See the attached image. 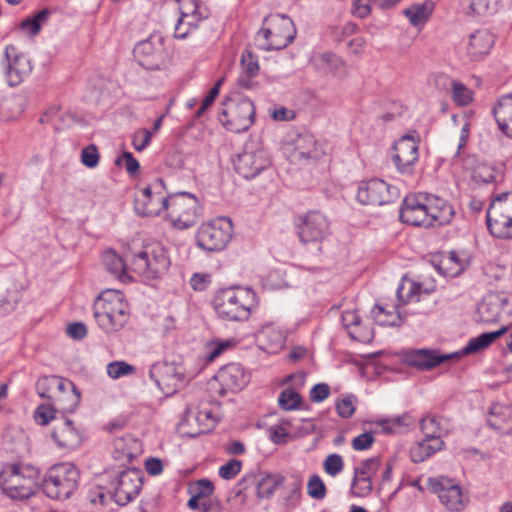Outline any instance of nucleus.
Wrapping results in <instances>:
<instances>
[{
    "label": "nucleus",
    "mask_w": 512,
    "mask_h": 512,
    "mask_svg": "<svg viewBox=\"0 0 512 512\" xmlns=\"http://www.w3.org/2000/svg\"><path fill=\"white\" fill-rule=\"evenodd\" d=\"M492 112L501 132L512 138V94L501 96Z\"/></svg>",
    "instance_id": "obj_30"
},
{
    "label": "nucleus",
    "mask_w": 512,
    "mask_h": 512,
    "mask_svg": "<svg viewBox=\"0 0 512 512\" xmlns=\"http://www.w3.org/2000/svg\"><path fill=\"white\" fill-rule=\"evenodd\" d=\"M428 487L450 512H461L469 502V495L454 479L439 476L428 479Z\"/></svg>",
    "instance_id": "obj_13"
},
{
    "label": "nucleus",
    "mask_w": 512,
    "mask_h": 512,
    "mask_svg": "<svg viewBox=\"0 0 512 512\" xmlns=\"http://www.w3.org/2000/svg\"><path fill=\"white\" fill-rule=\"evenodd\" d=\"M79 403L80 392L70 381V386L63 387L51 403H45L36 408L34 418L37 423L47 425L51 420L57 419V414L65 417V414L74 412Z\"/></svg>",
    "instance_id": "obj_10"
},
{
    "label": "nucleus",
    "mask_w": 512,
    "mask_h": 512,
    "mask_svg": "<svg viewBox=\"0 0 512 512\" xmlns=\"http://www.w3.org/2000/svg\"><path fill=\"white\" fill-rule=\"evenodd\" d=\"M6 59L5 77L9 86H18L27 77L32 66L27 57L17 53L15 46L7 45L4 51Z\"/></svg>",
    "instance_id": "obj_22"
},
{
    "label": "nucleus",
    "mask_w": 512,
    "mask_h": 512,
    "mask_svg": "<svg viewBox=\"0 0 512 512\" xmlns=\"http://www.w3.org/2000/svg\"><path fill=\"white\" fill-rule=\"evenodd\" d=\"M38 471L32 466L10 464L0 473V487L12 499L29 498L37 486Z\"/></svg>",
    "instance_id": "obj_6"
},
{
    "label": "nucleus",
    "mask_w": 512,
    "mask_h": 512,
    "mask_svg": "<svg viewBox=\"0 0 512 512\" xmlns=\"http://www.w3.org/2000/svg\"><path fill=\"white\" fill-rule=\"evenodd\" d=\"M330 395V387L326 383L314 385L310 391V399L313 402H322Z\"/></svg>",
    "instance_id": "obj_60"
},
{
    "label": "nucleus",
    "mask_w": 512,
    "mask_h": 512,
    "mask_svg": "<svg viewBox=\"0 0 512 512\" xmlns=\"http://www.w3.org/2000/svg\"><path fill=\"white\" fill-rule=\"evenodd\" d=\"M374 443V436L370 432H365L357 437H355L352 441V447L356 451L367 450Z\"/></svg>",
    "instance_id": "obj_59"
},
{
    "label": "nucleus",
    "mask_w": 512,
    "mask_h": 512,
    "mask_svg": "<svg viewBox=\"0 0 512 512\" xmlns=\"http://www.w3.org/2000/svg\"><path fill=\"white\" fill-rule=\"evenodd\" d=\"M372 0H355L353 14L358 18H365L370 14V3Z\"/></svg>",
    "instance_id": "obj_63"
},
{
    "label": "nucleus",
    "mask_w": 512,
    "mask_h": 512,
    "mask_svg": "<svg viewBox=\"0 0 512 512\" xmlns=\"http://www.w3.org/2000/svg\"><path fill=\"white\" fill-rule=\"evenodd\" d=\"M281 484L280 480L275 479L272 476L263 477L257 483V496L259 498H269L273 495L276 488Z\"/></svg>",
    "instance_id": "obj_45"
},
{
    "label": "nucleus",
    "mask_w": 512,
    "mask_h": 512,
    "mask_svg": "<svg viewBox=\"0 0 512 512\" xmlns=\"http://www.w3.org/2000/svg\"><path fill=\"white\" fill-rule=\"evenodd\" d=\"M93 315L98 326L105 332L121 330L129 320L128 304L119 291H103L95 300Z\"/></svg>",
    "instance_id": "obj_3"
},
{
    "label": "nucleus",
    "mask_w": 512,
    "mask_h": 512,
    "mask_svg": "<svg viewBox=\"0 0 512 512\" xmlns=\"http://www.w3.org/2000/svg\"><path fill=\"white\" fill-rule=\"evenodd\" d=\"M141 487L142 478L139 470H123L118 475L113 498L118 505L124 506L139 494Z\"/></svg>",
    "instance_id": "obj_20"
},
{
    "label": "nucleus",
    "mask_w": 512,
    "mask_h": 512,
    "mask_svg": "<svg viewBox=\"0 0 512 512\" xmlns=\"http://www.w3.org/2000/svg\"><path fill=\"white\" fill-rule=\"evenodd\" d=\"M470 11L477 15L494 13L500 0H463Z\"/></svg>",
    "instance_id": "obj_42"
},
{
    "label": "nucleus",
    "mask_w": 512,
    "mask_h": 512,
    "mask_svg": "<svg viewBox=\"0 0 512 512\" xmlns=\"http://www.w3.org/2000/svg\"><path fill=\"white\" fill-rule=\"evenodd\" d=\"M490 233L497 238H512V218L501 213V209L489 206L486 215Z\"/></svg>",
    "instance_id": "obj_28"
},
{
    "label": "nucleus",
    "mask_w": 512,
    "mask_h": 512,
    "mask_svg": "<svg viewBox=\"0 0 512 512\" xmlns=\"http://www.w3.org/2000/svg\"><path fill=\"white\" fill-rule=\"evenodd\" d=\"M56 420L58 422L51 433L53 440L61 448H76L81 442L79 430L74 427L73 422L66 416Z\"/></svg>",
    "instance_id": "obj_24"
},
{
    "label": "nucleus",
    "mask_w": 512,
    "mask_h": 512,
    "mask_svg": "<svg viewBox=\"0 0 512 512\" xmlns=\"http://www.w3.org/2000/svg\"><path fill=\"white\" fill-rule=\"evenodd\" d=\"M371 313L375 322L381 326H400L402 324V318L398 312L386 310L380 305H375Z\"/></svg>",
    "instance_id": "obj_37"
},
{
    "label": "nucleus",
    "mask_w": 512,
    "mask_h": 512,
    "mask_svg": "<svg viewBox=\"0 0 512 512\" xmlns=\"http://www.w3.org/2000/svg\"><path fill=\"white\" fill-rule=\"evenodd\" d=\"M51 15V11L47 8L40 10L33 17L25 18L21 24L20 28L23 30H27L31 36L37 35L41 26L47 22Z\"/></svg>",
    "instance_id": "obj_39"
},
{
    "label": "nucleus",
    "mask_w": 512,
    "mask_h": 512,
    "mask_svg": "<svg viewBox=\"0 0 512 512\" xmlns=\"http://www.w3.org/2000/svg\"><path fill=\"white\" fill-rule=\"evenodd\" d=\"M433 10L432 3H421L406 8L403 13L413 26L424 24Z\"/></svg>",
    "instance_id": "obj_36"
},
{
    "label": "nucleus",
    "mask_w": 512,
    "mask_h": 512,
    "mask_svg": "<svg viewBox=\"0 0 512 512\" xmlns=\"http://www.w3.org/2000/svg\"><path fill=\"white\" fill-rule=\"evenodd\" d=\"M233 224L229 218L219 217L203 223L197 232L198 246L208 252L223 250L232 238Z\"/></svg>",
    "instance_id": "obj_11"
},
{
    "label": "nucleus",
    "mask_w": 512,
    "mask_h": 512,
    "mask_svg": "<svg viewBox=\"0 0 512 512\" xmlns=\"http://www.w3.org/2000/svg\"><path fill=\"white\" fill-rule=\"evenodd\" d=\"M494 209H501V213L512 218V191L501 193L494 198L490 204Z\"/></svg>",
    "instance_id": "obj_50"
},
{
    "label": "nucleus",
    "mask_w": 512,
    "mask_h": 512,
    "mask_svg": "<svg viewBox=\"0 0 512 512\" xmlns=\"http://www.w3.org/2000/svg\"><path fill=\"white\" fill-rule=\"evenodd\" d=\"M256 305V293L250 288L231 287L221 289L213 299V306L217 315L228 321L247 320Z\"/></svg>",
    "instance_id": "obj_2"
},
{
    "label": "nucleus",
    "mask_w": 512,
    "mask_h": 512,
    "mask_svg": "<svg viewBox=\"0 0 512 512\" xmlns=\"http://www.w3.org/2000/svg\"><path fill=\"white\" fill-rule=\"evenodd\" d=\"M327 217L312 210L299 217L298 235L303 243L320 242L329 234Z\"/></svg>",
    "instance_id": "obj_16"
},
{
    "label": "nucleus",
    "mask_w": 512,
    "mask_h": 512,
    "mask_svg": "<svg viewBox=\"0 0 512 512\" xmlns=\"http://www.w3.org/2000/svg\"><path fill=\"white\" fill-rule=\"evenodd\" d=\"M199 202L194 194L177 192L170 194L168 217L179 229H187L196 224L199 217Z\"/></svg>",
    "instance_id": "obj_12"
},
{
    "label": "nucleus",
    "mask_w": 512,
    "mask_h": 512,
    "mask_svg": "<svg viewBox=\"0 0 512 512\" xmlns=\"http://www.w3.org/2000/svg\"><path fill=\"white\" fill-rule=\"evenodd\" d=\"M65 386H70V380L56 375L43 376L36 382V391L41 398L48 400L47 403H51L55 396L59 394V391Z\"/></svg>",
    "instance_id": "obj_32"
},
{
    "label": "nucleus",
    "mask_w": 512,
    "mask_h": 512,
    "mask_svg": "<svg viewBox=\"0 0 512 512\" xmlns=\"http://www.w3.org/2000/svg\"><path fill=\"white\" fill-rule=\"evenodd\" d=\"M80 481L78 468L69 462L55 464L48 469L42 490L51 499L65 500L77 490Z\"/></svg>",
    "instance_id": "obj_5"
},
{
    "label": "nucleus",
    "mask_w": 512,
    "mask_h": 512,
    "mask_svg": "<svg viewBox=\"0 0 512 512\" xmlns=\"http://www.w3.org/2000/svg\"><path fill=\"white\" fill-rule=\"evenodd\" d=\"M98 149L94 144L85 147L81 153V161L88 168H94L99 163Z\"/></svg>",
    "instance_id": "obj_54"
},
{
    "label": "nucleus",
    "mask_w": 512,
    "mask_h": 512,
    "mask_svg": "<svg viewBox=\"0 0 512 512\" xmlns=\"http://www.w3.org/2000/svg\"><path fill=\"white\" fill-rule=\"evenodd\" d=\"M421 284L411 279L403 278L401 284L397 288V297L403 303L413 300H419Z\"/></svg>",
    "instance_id": "obj_38"
},
{
    "label": "nucleus",
    "mask_w": 512,
    "mask_h": 512,
    "mask_svg": "<svg viewBox=\"0 0 512 512\" xmlns=\"http://www.w3.org/2000/svg\"><path fill=\"white\" fill-rule=\"evenodd\" d=\"M194 489L198 496H202L203 498H205L213 493L214 485L208 479H201L197 481Z\"/></svg>",
    "instance_id": "obj_64"
},
{
    "label": "nucleus",
    "mask_w": 512,
    "mask_h": 512,
    "mask_svg": "<svg viewBox=\"0 0 512 512\" xmlns=\"http://www.w3.org/2000/svg\"><path fill=\"white\" fill-rule=\"evenodd\" d=\"M170 258L165 247L158 243H147L133 256V270L145 277L154 280L161 278L170 267Z\"/></svg>",
    "instance_id": "obj_7"
},
{
    "label": "nucleus",
    "mask_w": 512,
    "mask_h": 512,
    "mask_svg": "<svg viewBox=\"0 0 512 512\" xmlns=\"http://www.w3.org/2000/svg\"><path fill=\"white\" fill-rule=\"evenodd\" d=\"M507 327L494 332L482 333L479 336L472 338L461 352L451 354H440L432 349H408L402 353L403 362L421 371L431 370L447 360L459 358L463 355L476 353L488 347L493 341L505 334Z\"/></svg>",
    "instance_id": "obj_1"
},
{
    "label": "nucleus",
    "mask_w": 512,
    "mask_h": 512,
    "mask_svg": "<svg viewBox=\"0 0 512 512\" xmlns=\"http://www.w3.org/2000/svg\"><path fill=\"white\" fill-rule=\"evenodd\" d=\"M392 161L397 171L403 175H412L419 159V138L406 134L398 139L394 146Z\"/></svg>",
    "instance_id": "obj_15"
},
{
    "label": "nucleus",
    "mask_w": 512,
    "mask_h": 512,
    "mask_svg": "<svg viewBox=\"0 0 512 512\" xmlns=\"http://www.w3.org/2000/svg\"><path fill=\"white\" fill-rule=\"evenodd\" d=\"M302 402L301 395L292 388H286L279 394L278 404L285 411L296 410Z\"/></svg>",
    "instance_id": "obj_41"
},
{
    "label": "nucleus",
    "mask_w": 512,
    "mask_h": 512,
    "mask_svg": "<svg viewBox=\"0 0 512 512\" xmlns=\"http://www.w3.org/2000/svg\"><path fill=\"white\" fill-rule=\"evenodd\" d=\"M380 465L379 457H372L366 459L361 463V466L355 468L354 474L361 476H368L371 479L372 475L376 473Z\"/></svg>",
    "instance_id": "obj_52"
},
{
    "label": "nucleus",
    "mask_w": 512,
    "mask_h": 512,
    "mask_svg": "<svg viewBox=\"0 0 512 512\" xmlns=\"http://www.w3.org/2000/svg\"><path fill=\"white\" fill-rule=\"evenodd\" d=\"M242 463L239 460L231 459L219 469L221 478L229 480L234 478L241 471Z\"/></svg>",
    "instance_id": "obj_55"
},
{
    "label": "nucleus",
    "mask_w": 512,
    "mask_h": 512,
    "mask_svg": "<svg viewBox=\"0 0 512 512\" xmlns=\"http://www.w3.org/2000/svg\"><path fill=\"white\" fill-rule=\"evenodd\" d=\"M180 17L175 25L174 36L179 39L186 38V32H182L183 23L196 29L198 23L208 18L209 10L198 0H179Z\"/></svg>",
    "instance_id": "obj_21"
},
{
    "label": "nucleus",
    "mask_w": 512,
    "mask_h": 512,
    "mask_svg": "<svg viewBox=\"0 0 512 512\" xmlns=\"http://www.w3.org/2000/svg\"><path fill=\"white\" fill-rule=\"evenodd\" d=\"M222 106L219 112V121L231 132H245L255 121L254 104L246 97L227 98Z\"/></svg>",
    "instance_id": "obj_8"
},
{
    "label": "nucleus",
    "mask_w": 512,
    "mask_h": 512,
    "mask_svg": "<svg viewBox=\"0 0 512 512\" xmlns=\"http://www.w3.org/2000/svg\"><path fill=\"white\" fill-rule=\"evenodd\" d=\"M284 147L292 161H318L325 155L323 145L306 130H291L284 139Z\"/></svg>",
    "instance_id": "obj_9"
},
{
    "label": "nucleus",
    "mask_w": 512,
    "mask_h": 512,
    "mask_svg": "<svg viewBox=\"0 0 512 512\" xmlns=\"http://www.w3.org/2000/svg\"><path fill=\"white\" fill-rule=\"evenodd\" d=\"M122 163L125 164L126 171L131 175L136 173L140 168L139 162L131 152H123V154L120 157H118L115 161V164L117 165H120Z\"/></svg>",
    "instance_id": "obj_57"
},
{
    "label": "nucleus",
    "mask_w": 512,
    "mask_h": 512,
    "mask_svg": "<svg viewBox=\"0 0 512 512\" xmlns=\"http://www.w3.org/2000/svg\"><path fill=\"white\" fill-rule=\"evenodd\" d=\"M67 334L73 339H83L87 335V328L81 322L71 323L66 328Z\"/></svg>",
    "instance_id": "obj_61"
},
{
    "label": "nucleus",
    "mask_w": 512,
    "mask_h": 512,
    "mask_svg": "<svg viewBox=\"0 0 512 512\" xmlns=\"http://www.w3.org/2000/svg\"><path fill=\"white\" fill-rule=\"evenodd\" d=\"M427 197L422 195H409L404 198L400 209L402 222L413 226L429 227V215Z\"/></svg>",
    "instance_id": "obj_23"
},
{
    "label": "nucleus",
    "mask_w": 512,
    "mask_h": 512,
    "mask_svg": "<svg viewBox=\"0 0 512 512\" xmlns=\"http://www.w3.org/2000/svg\"><path fill=\"white\" fill-rule=\"evenodd\" d=\"M134 58L138 64L146 69L160 68L164 63V48L162 38L150 36L139 42L133 50Z\"/></svg>",
    "instance_id": "obj_19"
},
{
    "label": "nucleus",
    "mask_w": 512,
    "mask_h": 512,
    "mask_svg": "<svg viewBox=\"0 0 512 512\" xmlns=\"http://www.w3.org/2000/svg\"><path fill=\"white\" fill-rule=\"evenodd\" d=\"M507 303V298L501 295L494 294L485 297L478 306V320L486 324L497 322L501 317L504 305Z\"/></svg>",
    "instance_id": "obj_29"
},
{
    "label": "nucleus",
    "mask_w": 512,
    "mask_h": 512,
    "mask_svg": "<svg viewBox=\"0 0 512 512\" xmlns=\"http://www.w3.org/2000/svg\"><path fill=\"white\" fill-rule=\"evenodd\" d=\"M323 468L328 475L335 477L344 468L342 456L336 453L329 454L323 462Z\"/></svg>",
    "instance_id": "obj_47"
},
{
    "label": "nucleus",
    "mask_w": 512,
    "mask_h": 512,
    "mask_svg": "<svg viewBox=\"0 0 512 512\" xmlns=\"http://www.w3.org/2000/svg\"><path fill=\"white\" fill-rule=\"evenodd\" d=\"M342 323L345 329L349 332L354 326L358 325L361 321V317L356 311H344L341 316Z\"/></svg>",
    "instance_id": "obj_62"
},
{
    "label": "nucleus",
    "mask_w": 512,
    "mask_h": 512,
    "mask_svg": "<svg viewBox=\"0 0 512 512\" xmlns=\"http://www.w3.org/2000/svg\"><path fill=\"white\" fill-rule=\"evenodd\" d=\"M212 276L209 273H194L190 278V286L195 291H205L211 284Z\"/></svg>",
    "instance_id": "obj_56"
},
{
    "label": "nucleus",
    "mask_w": 512,
    "mask_h": 512,
    "mask_svg": "<svg viewBox=\"0 0 512 512\" xmlns=\"http://www.w3.org/2000/svg\"><path fill=\"white\" fill-rule=\"evenodd\" d=\"M217 379L225 389L230 391H239L249 382V376L238 363H230L222 367L217 374Z\"/></svg>",
    "instance_id": "obj_26"
},
{
    "label": "nucleus",
    "mask_w": 512,
    "mask_h": 512,
    "mask_svg": "<svg viewBox=\"0 0 512 512\" xmlns=\"http://www.w3.org/2000/svg\"><path fill=\"white\" fill-rule=\"evenodd\" d=\"M165 184L160 178L141 190L140 196L134 201V208L138 215L153 217L167 210L170 195L164 194Z\"/></svg>",
    "instance_id": "obj_14"
},
{
    "label": "nucleus",
    "mask_w": 512,
    "mask_h": 512,
    "mask_svg": "<svg viewBox=\"0 0 512 512\" xmlns=\"http://www.w3.org/2000/svg\"><path fill=\"white\" fill-rule=\"evenodd\" d=\"M429 215V227L435 224L446 225L451 222L454 216V209L446 200L437 196L427 197Z\"/></svg>",
    "instance_id": "obj_27"
},
{
    "label": "nucleus",
    "mask_w": 512,
    "mask_h": 512,
    "mask_svg": "<svg viewBox=\"0 0 512 512\" xmlns=\"http://www.w3.org/2000/svg\"><path fill=\"white\" fill-rule=\"evenodd\" d=\"M397 197V189L381 179H371L358 187L357 199L364 205H383Z\"/></svg>",
    "instance_id": "obj_17"
},
{
    "label": "nucleus",
    "mask_w": 512,
    "mask_h": 512,
    "mask_svg": "<svg viewBox=\"0 0 512 512\" xmlns=\"http://www.w3.org/2000/svg\"><path fill=\"white\" fill-rule=\"evenodd\" d=\"M357 399L354 395H347L336 402V410L342 418H350L356 409Z\"/></svg>",
    "instance_id": "obj_48"
},
{
    "label": "nucleus",
    "mask_w": 512,
    "mask_h": 512,
    "mask_svg": "<svg viewBox=\"0 0 512 512\" xmlns=\"http://www.w3.org/2000/svg\"><path fill=\"white\" fill-rule=\"evenodd\" d=\"M152 133L147 129H140L135 132L133 137V146L137 151L144 150L150 143Z\"/></svg>",
    "instance_id": "obj_58"
},
{
    "label": "nucleus",
    "mask_w": 512,
    "mask_h": 512,
    "mask_svg": "<svg viewBox=\"0 0 512 512\" xmlns=\"http://www.w3.org/2000/svg\"><path fill=\"white\" fill-rule=\"evenodd\" d=\"M295 35L296 28L290 17L285 14H270L264 18L255 40L262 50H281L294 40Z\"/></svg>",
    "instance_id": "obj_4"
},
{
    "label": "nucleus",
    "mask_w": 512,
    "mask_h": 512,
    "mask_svg": "<svg viewBox=\"0 0 512 512\" xmlns=\"http://www.w3.org/2000/svg\"><path fill=\"white\" fill-rule=\"evenodd\" d=\"M444 445L442 439L430 440L425 438L422 442L415 444L410 450L411 460L420 463L440 451Z\"/></svg>",
    "instance_id": "obj_34"
},
{
    "label": "nucleus",
    "mask_w": 512,
    "mask_h": 512,
    "mask_svg": "<svg viewBox=\"0 0 512 512\" xmlns=\"http://www.w3.org/2000/svg\"><path fill=\"white\" fill-rule=\"evenodd\" d=\"M372 481L368 476H361L354 474L352 481L351 492L357 497H366L372 491Z\"/></svg>",
    "instance_id": "obj_44"
},
{
    "label": "nucleus",
    "mask_w": 512,
    "mask_h": 512,
    "mask_svg": "<svg viewBox=\"0 0 512 512\" xmlns=\"http://www.w3.org/2000/svg\"><path fill=\"white\" fill-rule=\"evenodd\" d=\"M223 82L224 78L219 79L212 87V89L209 91L208 95L204 98L201 106L196 112L197 118L201 117L205 113V111L213 104V102L215 101L216 97L219 94V90Z\"/></svg>",
    "instance_id": "obj_53"
},
{
    "label": "nucleus",
    "mask_w": 512,
    "mask_h": 512,
    "mask_svg": "<svg viewBox=\"0 0 512 512\" xmlns=\"http://www.w3.org/2000/svg\"><path fill=\"white\" fill-rule=\"evenodd\" d=\"M452 97L459 106H467L473 100V92L460 82L452 83Z\"/></svg>",
    "instance_id": "obj_43"
},
{
    "label": "nucleus",
    "mask_w": 512,
    "mask_h": 512,
    "mask_svg": "<svg viewBox=\"0 0 512 512\" xmlns=\"http://www.w3.org/2000/svg\"><path fill=\"white\" fill-rule=\"evenodd\" d=\"M494 44V36L486 29H480L469 37L468 54L472 60H478L488 54Z\"/></svg>",
    "instance_id": "obj_31"
},
{
    "label": "nucleus",
    "mask_w": 512,
    "mask_h": 512,
    "mask_svg": "<svg viewBox=\"0 0 512 512\" xmlns=\"http://www.w3.org/2000/svg\"><path fill=\"white\" fill-rule=\"evenodd\" d=\"M348 333L353 340L361 343H369L374 337L373 330L368 326H364L362 321L354 326Z\"/></svg>",
    "instance_id": "obj_51"
},
{
    "label": "nucleus",
    "mask_w": 512,
    "mask_h": 512,
    "mask_svg": "<svg viewBox=\"0 0 512 512\" xmlns=\"http://www.w3.org/2000/svg\"><path fill=\"white\" fill-rule=\"evenodd\" d=\"M271 166L269 154L264 149L244 151L234 161L235 171L244 179H253Z\"/></svg>",
    "instance_id": "obj_18"
},
{
    "label": "nucleus",
    "mask_w": 512,
    "mask_h": 512,
    "mask_svg": "<svg viewBox=\"0 0 512 512\" xmlns=\"http://www.w3.org/2000/svg\"><path fill=\"white\" fill-rule=\"evenodd\" d=\"M240 65L242 73L238 78L239 85L245 89L253 88V79L259 74L260 70L257 56L249 50L244 51L241 55Z\"/></svg>",
    "instance_id": "obj_33"
},
{
    "label": "nucleus",
    "mask_w": 512,
    "mask_h": 512,
    "mask_svg": "<svg viewBox=\"0 0 512 512\" xmlns=\"http://www.w3.org/2000/svg\"><path fill=\"white\" fill-rule=\"evenodd\" d=\"M102 260L106 270L111 275L122 281L129 278L126 273V265L124 260L115 251H106L103 254Z\"/></svg>",
    "instance_id": "obj_35"
},
{
    "label": "nucleus",
    "mask_w": 512,
    "mask_h": 512,
    "mask_svg": "<svg viewBox=\"0 0 512 512\" xmlns=\"http://www.w3.org/2000/svg\"><path fill=\"white\" fill-rule=\"evenodd\" d=\"M135 371L134 366L124 361H114L107 365V374L113 379L130 375Z\"/></svg>",
    "instance_id": "obj_49"
},
{
    "label": "nucleus",
    "mask_w": 512,
    "mask_h": 512,
    "mask_svg": "<svg viewBox=\"0 0 512 512\" xmlns=\"http://www.w3.org/2000/svg\"><path fill=\"white\" fill-rule=\"evenodd\" d=\"M307 493L311 498L316 500H322L325 498L326 487L318 475L314 474L310 477L307 483Z\"/></svg>",
    "instance_id": "obj_46"
},
{
    "label": "nucleus",
    "mask_w": 512,
    "mask_h": 512,
    "mask_svg": "<svg viewBox=\"0 0 512 512\" xmlns=\"http://www.w3.org/2000/svg\"><path fill=\"white\" fill-rule=\"evenodd\" d=\"M421 430L427 439H441L444 430L442 428V419L435 415H427L421 420Z\"/></svg>",
    "instance_id": "obj_40"
},
{
    "label": "nucleus",
    "mask_w": 512,
    "mask_h": 512,
    "mask_svg": "<svg viewBox=\"0 0 512 512\" xmlns=\"http://www.w3.org/2000/svg\"><path fill=\"white\" fill-rule=\"evenodd\" d=\"M487 424L501 434L512 432V405L495 402L491 405L487 415Z\"/></svg>",
    "instance_id": "obj_25"
}]
</instances>
